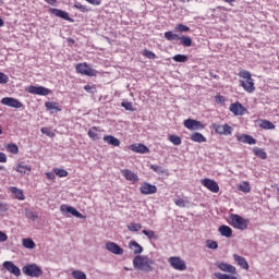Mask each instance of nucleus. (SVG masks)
Listing matches in <instances>:
<instances>
[{
	"label": "nucleus",
	"mask_w": 279,
	"mask_h": 279,
	"mask_svg": "<svg viewBox=\"0 0 279 279\" xmlns=\"http://www.w3.org/2000/svg\"><path fill=\"white\" fill-rule=\"evenodd\" d=\"M230 112H232L235 117H243L247 112V109L241 105V102H233L229 107Z\"/></svg>",
	"instance_id": "obj_12"
},
{
	"label": "nucleus",
	"mask_w": 279,
	"mask_h": 279,
	"mask_svg": "<svg viewBox=\"0 0 279 279\" xmlns=\"http://www.w3.org/2000/svg\"><path fill=\"white\" fill-rule=\"evenodd\" d=\"M179 40L181 41V45H183V47H191V45H193V39L189 36H180Z\"/></svg>",
	"instance_id": "obj_37"
},
{
	"label": "nucleus",
	"mask_w": 279,
	"mask_h": 279,
	"mask_svg": "<svg viewBox=\"0 0 279 279\" xmlns=\"http://www.w3.org/2000/svg\"><path fill=\"white\" fill-rule=\"evenodd\" d=\"M102 141L112 147H119L121 145V141L114 137V135H105Z\"/></svg>",
	"instance_id": "obj_21"
},
{
	"label": "nucleus",
	"mask_w": 279,
	"mask_h": 279,
	"mask_svg": "<svg viewBox=\"0 0 279 279\" xmlns=\"http://www.w3.org/2000/svg\"><path fill=\"white\" fill-rule=\"evenodd\" d=\"M23 247H26V250H34L36 247V243L31 238H24L22 240Z\"/></svg>",
	"instance_id": "obj_30"
},
{
	"label": "nucleus",
	"mask_w": 279,
	"mask_h": 279,
	"mask_svg": "<svg viewBox=\"0 0 279 279\" xmlns=\"http://www.w3.org/2000/svg\"><path fill=\"white\" fill-rule=\"evenodd\" d=\"M129 149L135 154H149V147L145 144H132L129 146Z\"/></svg>",
	"instance_id": "obj_19"
},
{
	"label": "nucleus",
	"mask_w": 279,
	"mask_h": 279,
	"mask_svg": "<svg viewBox=\"0 0 279 279\" xmlns=\"http://www.w3.org/2000/svg\"><path fill=\"white\" fill-rule=\"evenodd\" d=\"M105 247L108 252H111V254H116V256H121L123 254V247H120L119 244L114 242H107Z\"/></svg>",
	"instance_id": "obj_17"
},
{
	"label": "nucleus",
	"mask_w": 279,
	"mask_h": 279,
	"mask_svg": "<svg viewBox=\"0 0 279 279\" xmlns=\"http://www.w3.org/2000/svg\"><path fill=\"white\" fill-rule=\"evenodd\" d=\"M140 193H142V195H154L155 193H158V187L151 183L144 182L140 186Z\"/></svg>",
	"instance_id": "obj_11"
},
{
	"label": "nucleus",
	"mask_w": 279,
	"mask_h": 279,
	"mask_svg": "<svg viewBox=\"0 0 279 279\" xmlns=\"http://www.w3.org/2000/svg\"><path fill=\"white\" fill-rule=\"evenodd\" d=\"M143 56L145 57V58H148V60H156V53H154L153 51H150V50H144L143 51Z\"/></svg>",
	"instance_id": "obj_50"
},
{
	"label": "nucleus",
	"mask_w": 279,
	"mask_h": 279,
	"mask_svg": "<svg viewBox=\"0 0 279 279\" xmlns=\"http://www.w3.org/2000/svg\"><path fill=\"white\" fill-rule=\"evenodd\" d=\"M75 72L80 75H86L87 77H96L97 70L93 69L87 62L77 63L75 65Z\"/></svg>",
	"instance_id": "obj_4"
},
{
	"label": "nucleus",
	"mask_w": 279,
	"mask_h": 279,
	"mask_svg": "<svg viewBox=\"0 0 279 279\" xmlns=\"http://www.w3.org/2000/svg\"><path fill=\"white\" fill-rule=\"evenodd\" d=\"M175 32H181V33L191 32V27H189L184 24H178L175 26Z\"/></svg>",
	"instance_id": "obj_49"
},
{
	"label": "nucleus",
	"mask_w": 279,
	"mask_h": 279,
	"mask_svg": "<svg viewBox=\"0 0 279 279\" xmlns=\"http://www.w3.org/2000/svg\"><path fill=\"white\" fill-rule=\"evenodd\" d=\"M49 13L53 14V16H57L58 19H63V21H69V23H74L75 21L73 17L69 16L66 11H62L61 9L50 8Z\"/></svg>",
	"instance_id": "obj_10"
},
{
	"label": "nucleus",
	"mask_w": 279,
	"mask_h": 279,
	"mask_svg": "<svg viewBox=\"0 0 279 279\" xmlns=\"http://www.w3.org/2000/svg\"><path fill=\"white\" fill-rule=\"evenodd\" d=\"M46 3H48V5H52V7H56L58 5V0H45Z\"/></svg>",
	"instance_id": "obj_60"
},
{
	"label": "nucleus",
	"mask_w": 279,
	"mask_h": 279,
	"mask_svg": "<svg viewBox=\"0 0 279 279\" xmlns=\"http://www.w3.org/2000/svg\"><path fill=\"white\" fill-rule=\"evenodd\" d=\"M15 171H16L17 173L25 174V173L32 171V166H27V165H25V162H20V163L16 166Z\"/></svg>",
	"instance_id": "obj_28"
},
{
	"label": "nucleus",
	"mask_w": 279,
	"mask_h": 279,
	"mask_svg": "<svg viewBox=\"0 0 279 279\" xmlns=\"http://www.w3.org/2000/svg\"><path fill=\"white\" fill-rule=\"evenodd\" d=\"M8 203H0V214L3 215L7 210H9Z\"/></svg>",
	"instance_id": "obj_55"
},
{
	"label": "nucleus",
	"mask_w": 279,
	"mask_h": 279,
	"mask_svg": "<svg viewBox=\"0 0 279 279\" xmlns=\"http://www.w3.org/2000/svg\"><path fill=\"white\" fill-rule=\"evenodd\" d=\"M45 107L47 110H51V113L53 112H62V108H60V104L56 101H46Z\"/></svg>",
	"instance_id": "obj_24"
},
{
	"label": "nucleus",
	"mask_w": 279,
	"mask_h": 279,
	"mask_svg": "<svg viewBox=\"0 0 279 279\" xmlns=\"http://www.w3.org/2000/svg\"><path fill=\"white\" fill-rule=\"evenodd\" d=\"M233 258L242 269H250V264H247V259H245V257L234 254Z\"/></svg>",
	"instance_id": "obj_25"
},
{
	"label": "nucleus",
	"mask_w": 279,
	"mask_h": 279,
	"mask_svg": "<svg viewBox=\"0 0 279 279\" xmlns=\"http://www.w3.org/2000/svg\"><path fill=\"white\" fill-rule=\"evenodd\" d=\"M259 128L263 130H276V124L271 123L269 120H262Z\"/></svg>",
	"instance_id": "obj_34"
},
{
	"label": "nucleus",
	"mask_w": 279,
	"mask_h": 279,
	"mask_svg": "<svg viewBox=\"0 0 279 279\" xmlns=\"http://www.w3.org/2000/svg\"><path fill=\"white\" fill-rule=\"evenodd\" d=\"M46 178L48 180H56V174L54 172H46Z\"/></svg>",
	"instance_id": "obj_59"
},
{
	"label": "nucleus",
	"mask_w": 279,
	"mask_h": 279,
	"mask_svg": "<svg viewBox=\"0 0 279 279\" xmlns=\"http://www.w3.org/2000/svg\"><path fill=\"white\" fill-rule=\"evenodd\" d=\"M52 171L56 175H58V178H68L69 177V171H66L62 168H53Z\"/></svg>",
	"instance_id": "obj_38"
},
{
	"label": "nucleus",
	"mask_w": 279,
	"mask_h": 279,
	"mask_svg": "<svg viewBox=\"0 0 279 279\" xmlns=\"http://www.w3.org/2000/svg\"><path fill=\"white\" fill-rule=\"evenodd\" d=\"M151 171H155V173H158V175H162L165 173H168V170L162 168V166L158 165H150Z\"/></svg>",
	"instance_id": "obj_36"
},
{
	"label": "nucleus",
	"mask_w": 279,
	"mask_h": 279,
	"mask_svg": "<svg viewBox=\"0 0 279 279\" xmlns=\"http://www.w3.org/2000/svg\"><path fill=\"white\" fill-rule=\"evenodd\" d=\"M213 129L215 130L216 134H220V136H230V134H232V126L228 125V124H217L214 123L213 124Z\"/></svg>",
	"instance_id": "obj_9"
},
{
	"label": "nucleus",
	"mask_w": 279,
	"mask_h": 279,
	"mask_svg": "<svg viewBox=\"0 0 279 279\" xmlns=\"http://www.w3.org/2000/svg\"><path fill=\"white\" fill-rule=\"evenodd\" d=\"M142 233L145 234V236H147V239H149V241H158V234H156V231L154 230H147V229H144L142 231Z\"/></svg>",
	"instance_id": "obj_33"
},
{
	"label": "nucleus",
	"mask_w": 279,
	"mask_h": 279,
	"mask_svg": "<svg viewBox=\"0 0 279 279\" xmlns=\"http://www.w3.org/2000/svg\"><path fill=\"white\" fill-rule=\"evenodd\" d=\"M1 104L3 106H9V108H23V102L19 101L16 98L12 97H4L1 99Z\"/></svg>",
	"instance_id": "obj_14"
},
{
	"label": "nucleus",
	"mask_w": 279,
	"mask_h": 279,
	"mask_svg": "<svg viewBox=\"0 0 279 279\" xmlns=\"http://www.w3.org/2000/svg\"><path fill=\"white\" fill-rule=\"evenodd\" d=\"M153 264L154 262L147 256L137 255L133 259V267L134 269H137V271H146V272L153 271L154 270V268L151 267Z\"/></svg>",
	"instance_id": "obj_1"
},
{
	"label": "nucleus",
	"mask_w": 279,
	"mask_h": 279,
	"mask_svg": "<svg viewBox=\"0 0 279 279\" xmlns=\"http://www.w3.org/2000/svg\"><path fill=\"white\" fill-rule=\"evenodd\" d=\"M0 134H3V129H1V126H0Z\"/></svg>",
	"instance_id": "obj_64"
},
{
	"label": "nucleus",
	"mask_w": 279,
	"mask_h": 279,
	"mask_svg": "<svg viewBox=\"0 0 279 279\" xmlns=\"http://www.w3.org/2000/svg\"><path fill=\"white\" fill-rule=\"evenodd\" d=\"M239 191H242V193H250V191H252V186H250V182L244 181L242 184H240Z\"/></svg>",
	"instance_id": "obj_42"
},
{
	"label": "nucleus",
	"mask_w": 279,
	"mask_h": 279,
	"mask_svg": "<svg viewBox=\"0 0 279 279\" xmlns=\"http://www.w3.org/2000/svg\"><path fill=\"white\" fill-rule=\"evenodd\" d=\"M168 141H170L172 145H182V137L178 135H169Z\"/></svg>",
	"instance_id": "obj_41"
},
{
	"label": "nucleus",
	"mask_w": 279,
	"mask_h": 279,
	"mask_svg": "<svg viewBox=\"0 0 279 279\" xmlns=\"http://www.w3.org/2000/svg\"><path fill=\"white\" fill-rule=\"evenodd\" d=\"M26 217L27 219H31V221H36V219L38 218V214L34 211H26Z\"/></svg>",
	"instance_id": "obj_54"
},
{
	"label": "nucleus",
	"mask_w": 279,
	"mask_h": 279,
	"mask_svg": "<svg viewBox=\"0 0 279 279\" xmlns=\"http://www.w3.org/2000/svg\"><path fill=\"white\" fill-rule=\"evenodd\" d=\"M2 267L7 271H9V274L16 276V278H19L21 276V268H19V266L14 265L13 262H10V260L3 262Z\"/></svg>",
	"instance_id": "obj_13"
},
{
	"label": "nucleus",
	"mask_w": 279,
	"mask_h": 279,
	"mask_svg": "<svg viewBox=\"0 0 279 279\" xmlns=\"http://www.w3.org/2000/svg\"><path fill=\"white\" fill-rule=\"evenodd\" d=\"M230 226L235 228L236 230H247V226H250V219H245L236 214H230Z\"/></svg>",
	"instance_id": "obj_3"
},
{
	"label": "nucleus",
	"mask_w": 279,
	"mask_h": 279,
	"mask_svg": "<svg viewBox=\"0 0 279 279\" xmlns=\"http://www.w3.org/2000/svg\"><path fill=\"white\" fill-rule=\"evenodd\" d=\"M121 107L129 110V112H134V105L130 101H123L121 102Z\"/></svg>",
	"instance_id": "obj_48"
},
{
	"label": "nucleus",
	"mask_w": 279,
	"mask_h": 279,
	"mask_svg": "<svg viewBox=\"0 0 279 279\" xmlns=\"http://www.w3.org/2000/svg\"><path fill=\"white\" fill-rule=\"evenodd\" d=\"M22 271L25 276L29 278H40L43 274V268L37 266L36 264H27L22 268Z\"/></svg>",
	"instance_id": "obj_5"
},
{
	"label": "nucleus",
	"mask_w": 279,
	"mask_h": 279,
	"mask_svg": "<svg viewBox=\"0 0 279 279\" xmlns=\"http://www.w3.org/2000/svg\"><path fill=\"white\" fill-rule=\"evenodd\" d=\"M173 203L175 206H179V208H186V204H189V201H184L183 198H174Z\"/></svg>",
	"instance_id": "obj_45"
},
{
	"label": "nucleus",
	"mask_w": 279,
	"mask_h": 279,
	"mask_svg": "<svg viewBox=\"0 0 279 279\" xmlns=\"http://www.w3.org/2000/svg\"><path fill=\"white\" fill-rule=\"evenodd\" d=\"M5 149L7 151H9V154H14L15 156L16 154H19V145H16L15 143L7 144Z\"/></svg>",
	"instance_id": "obj_35"
},
{
	"label": "nucleus",
	"mask_w": 279,
	"mask_h": 279,
	"mask_svg": "<svg viewBox=\"0 0 279 279\" xmlns=\"http://www.w3.org/2000/svg\"><path fill=\"white\" fill-rule=\"evenodd\" d=\"M84 90H86V93L95 95V93H97V87L95 85H85Z\"/></svg>",
	"instance_id": "obj_51"
},
{
	"label": "nucleus",
	"mask_w": 279,
	"mask_h": 279,
	"mask_svg": "<svg viewBox=\"0 0 279 279\" xmlns=\"http://www.w3.org/2000/svg\"><path fill=\"white\" fill-rule=\"evenodd\" d=\"M60 211L64 217H76L77 219H86V216L82 215L75 207L63 204L60 206Z\"/></svg>",
	"instance_id": "obj_6"
},
{
	"label": "nucleus",
	"mask_w": 279,
	"mask_h": 279,
	"mask_svg": "<svg viewBox=\"0 0 279 279\" xmlns=\"http://www.w3.org/2000/svg\"><path fill=\"white\" fill-rule=\"evenodd\" d=\"M26 93L29 95H40L43 97H47V95H51V89L43 86H34L29 85L25 88Z\"/></svg>",
	"instance_id": "obj_8"
},
{
	"label": "nucleus",
	"mask_w": 279,
	"mask_h": 279,
	"mask_svg": "<svg viewBox=\"0 0 279 279\" xmlns=\"http://www.w3.org/2000/svg\"><path fill=\"white\" fill-rule=\"evenodd\" d=\"M218 269L227 274H236V268L228 263H218Z\"/></svg>",
	"instance_id": "obj_23"
},
{
	"label": "nucleus",
	"mask_w": 279,
	"mask_h": 279,
	"mask_svg": "<svg viewBox=\"0 0 279 279\" xmlns=\"http://www.w3.org/2000/svg\"><path fill=\"white\" fill-rule=\"evenodd\" d=\"M215 101H216V104H226V97H223L221 95H217V96H215Z\"/></svg>",
	"instance_id": "obj_56"
},
{
	"label": "nucleus",
	"mask_w": 279,
	"mask_h": 279,
	"mask_svg": "<svg viewBox=\"0 0 279 279\" xmlns=\"http://www.w3.org/2000/svg\"><path fill=\"white\" fill-rule=\"evenodd\" d=\"M48 132H49V129H47V128L41 129V134H48Z\"/></svg>",
	"instance_id": "obj_61"
},
{
	"label": "nucleus",
	"mask_w": 279,
	"mask_h": 279,
	"mask_svg": "<svg viewBox=\"0 0 279 279\" xmlns=\"http://www.w3.org/2000/svg\"><path fill=\"white\" fill-rule=\"evenodd\" d=\"M183 125L187 130H204V124L198 120L186 119L184 120Z\"/></svg>",
	"instance_id": "obj_15"
},
{
	"label": "nucleus",
	"mask_w": 279,
	"mask_h": 279,
	"mask_svg": "<svg viewBox=\"0 0 279 279\" xmlns=\"http://www.w3.org/2000/svg\"><path fill=\"white\" fill-rule=\"evenodd\" d=\"M72 277L74 279H86V272H84L82 270H74V271H72Z\"/></svg>",
	"instance_id": "obj_46"
},
{
	"label": "nucleus",
	"mask_w": 279,
	"mask_h": 279,
	"mask_svg": "<svg viewBox=\"0 0 279 279\" xmlns=\"http://www.w3.org/2000/svg\"><path fill=\"white\" fill-rule=\"evenodd\" d=\"M215 276L218 279H236V277H234V276H230V275H226V274H221V272H216Z\"/></svg>",
	"instance_id": "obj_52"
},
{
	"label": "nucleus",
	"mask_w": 279,
	"mask_h": 279,
	"mask_svg": "<svg viewBox=\"0 0 279 279\" xmlns=\"http://www.w3.org/2000/svg\"><path fill=\"white\" fill-rule=\"evenodd\" d=\"M8 241V234L5 232L0 231V243H5Z\"/></svg>",
	"instance_id": "obj_57"
},
{
	"label": "nucleus",
	"mask_w": 279,
	"mask_h": 279,
	"mask_svg": "<svg viewBox=\"0 0 279 279\" xmlns=\"http://www.w3.org/2000/svg\"><path fill=\"white\" fill-rule=\"evenodd\" d=\"M8 82H10V76L3 72H0V84H8Z\"/></svg>",
	"instance_id": "obj_53"
},
{
	"label": "nucleus",
	"mask_w": 279,
	"mask_h": 279,
	"mask_svg": "<svg viewBox=\"0 0 279 279\" xmlns=\"http://www.w3.org/2000/svg\"><path fill=\"white\" fill-rule=\"evenodd\" d=\"M236 140L239 143H246V145H256V138L247 134L238 135Z\"/></svg>",
	"instance_id": "obj_20"
},
{
	"label": "nucleus",
	"mask_w": 279,
	"mask_h": 279,
	"mask_svg": "<svg viewBox=\"0 0 279 279\" xmlns=\"http://www.w3.org/2000/svg\"><path fill=\"white\" fill-rule=\"evenodd\" d=\"M206 247H208V250H217V247H219V244L215 240H207Z\"/></svg>",
	"instance_id": "obj_47"
},
{
	"label": "nucleus",
	"mask_w": 279,
	"mask_h": 279,
	"mask_svg": "<svg viewBox=\"0 0 279 279\" xmlns=\"http://www.w3.org/2000/svg\"><path fill=\"white\" fill-rule=\"evenodd\" d=\"M253 154L260 158L262 160H267V153L263 148L255 147Z\"/></svg>",
	"instance_id": "obj_32"
},
{
	"label": "nucleus",
	"mask_w": 279,
	"mask_h": 279,
	"mask_svg": "<svg viewBox=\"0 0 279 279\" xmlns=\"http://www.w3.org/2000/svg\"><path fill=\"white\" fill-rule=\"evenodd\" d=\"M165 38H166V40H170V41L175 40V41H178V40H180V35H178V34H175L171 31H168V32L165 33Z\"/></svg>",
	"instance_id": "obj_39"
},
{
	"label": "nucleus",
	"mask_w": 279,
	"mask_h": 279,
	"mask_svg": "<svg viewBox=\"0 0 279 279\" xmlns=\"http://www.w3.org/2000/svg\"><path fill=\"white\" fill-rule=\"evenodd\" d=\"M218 231L220 232L221 236H226L227 239H230V236H232V228L226 225L220 226Z\"/></svg>",
	"instance_id": "obj_27"
},
{
	"label": "nucleus",
	"mask_w": 279,
	"mask_h": 279,
	"mask_svg": "<svg viewBox=\"0 0 279 279\" xmlns=\"http://www.w3.org/2000/svg\"><path fill=\"white\" fill-rule=\"evenodd\" d=\"M99 132H101L99 128L93 126L88 130L87 134L92 141H99L101 140V134H99Z\"/></svg>",
	"instance_id": "obj_22"
},
{
	"label": "nucleus",
	"mask_w": 279,
	"mask_h": 279,
	"mask_svg": "<svg viewBox=\"0 0 279 279\" xmlns=\"http://www.w3.org/2000/svg\"><path fill=\"white\" fill-rule=\"evenodd\" d=\"M5 25V22H3V19L0 17V27H3Z\"/></svg>",
	"instance_id": "obj_62"
},
{
	"label": "nucleus",
	"mask_w": 279,
	"mask_h": 279,
	"mask_svg": "<svg viewBox=\"0 0 279 279\" xmlns=\"http://www.w3.org/2000/svg\"><path fill=\"white\" fill-rule=\"evenodd\" d=\"M74 8H75L76 10H80V12H83V14H86V12H89V11H90V9H88V7L82 4L81 2L74 3Z\"/></svg>",
	"instance_id": "obj_44"
},
{
	"label": "nucleus",
	"mask_w": 279,
	"mask_h": 279,
	"mask_svg": "<svg viewBox=\"0 0 279 279\" xmlns=\"http://www.w3.org/2000/svg\"><path fill=\"white\" fill-rule=\"evenodd\" d=\"M225 3H234L235 0H222Z\"/></svg>",
	"instance_id": "obj_63"
},
{
	"label": "nucleus",
	"mask_w": 279,
	"mask_h": 279,
	"mask_svg": "<svg viewBox=\"0 0 279 279\" xmlns=\"http://www.w3.org/2000/svg\"><path fill=\"white\" fill-rule=\"evenodd\" d=\"M142 229H143V225L136 223V222H131L128 226V230H130V232H138Z\"/></svg>",
	"instance_id": "obj_40"
},
{
	"label": "nucleus",
	"mask_w": 279,
	"mask_h": 279,
	"mask_svg": "<svg viewBox=\"0 0 279 279\" xmlns=\"http://www.w3.org/2000/svg\"><path fill=\"white\" fill-rule=\"evenodd\" d=\"M130 248L134 252V254H143V246L138 244L136 241L130 242Z\"/></svg>",
	"instance_id": "obj_31"
},
{
	"label": "nucleus",
	"mask_w": 279,
	"mask_h": 279,
	"mask_svg": "<svg viewBox=\"0 0 279 279\" xmlns=\"http://www.w3.org/2000/svg\"><path fill=\"white\" fill-rule=\"evenodd\" d=\"M172 60L174 62H189V57L186 54H174Z\"/></svg>",
	"instance_id": "obj_43"
},
{
	"label": "nucleus",
	"mask_w": 279,
	"mask_h": 279,
	"mask_svg": "<svg viewBox=\"0 0 279 279\" xmlns=\"http://www.w3.org/2000/svg\"><path fill=\"white\" fill-rule=\"evenodd\" d=\"M10 191L12 195H14L15 199H20L21 202L25 199V194L23 193V190L11 186Z\"/></svg>",
	"instance_id": "obj_26"
},
{
	"label": "nucleus",
	"mask_w": 279,
	"mask_h": 279,
	"mask_svg": "<svg viewBox=\"0 0 279 279\" xmlns=\"http://www.w3.org/2000/svg\"><path fill=\"white\" fill-rule=\"evenodd\" d=\"M121 173L123 175V178H125V180H128L129 182H133V184H136V182H138V174L134 173L132 170L130 169H123L121 170Z\"/></svg>",
	"instance_id": "obj_18"
},
{
	"label": "nucleus",
	"mask_w": 279,
	"mask_h": 279,
	"mask_svg": "<svg viewBox=\"0 0 279 279\" xmlns=\"http://www.w3.org/2000/svg\"><path fill=\"white\" fill-rule=\"evenodd\" d=\"M168 263L172 269H175V271H186V262H184L182 257H169Z\"/></svg>",
	"instance_id": "obj_7"
},
{
	"label": "nucleus",
	"mask_w": 279,
	"mask_h": 279,
	"mask_svg": "<svg viewBox=\"0 0 279 279\" xmlns=\"http://www.w3.org/2000/svg\"><path fill=\"white\" fill-rule=\"evenodd\" d=\"M0 162H8V155L5 153H0Z\"/></svg>",
	"instance_id": "obj_58"
},
{
	"label": "nucleus",
	"mask_w": 279,
	"mask_h": 279,
	"mask_svg": "<svg viewBox=\"0 0 279 279\" xmlns=\"http://www.w3.org/2000/svg\"><path fill=\"white\" fill-rule=\"evenodd\" d=\"M201 184L205 186V189H208L211 193H218L219 192V183L214 181L213 179H203L201 181Z\"/></svg>",
	"instance_id": "obj_16"
},
{
	"label": "nucleus",
	"mask_w": 279,
	"mask_h": 279,
	"mask_svg": "<svg viewBox=\"0 0 279 279\" xmlns=\"http://www.w3.org/2000/svg\"><path fill=\"white\" fill-rule=\"evenodd\" d=\"M191 141L194 143H206V137L202 133L195 132L191 134Z\"/></svg>",
	"instance_id": "obj_29"
},
{
	"label": "nucleus",
	"mask_w": 279,
	"mask_h": 279,
	"mask_svg": "<svg viewBox=\"0 0 279 279\" xmlns=\"http://www.w3.org/2000/svg\"><path fill=\"white\" fill-rule=\"evenodd\" d=\"M239 77H242V80H240V86H242L246 93H254L256 90V87L254 86V78H252V73H250V71L242 70L239 73Z\"/></svg>",
	"instance_id": "obj_2"
}]
</instances>
